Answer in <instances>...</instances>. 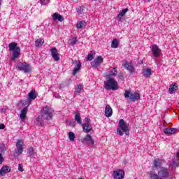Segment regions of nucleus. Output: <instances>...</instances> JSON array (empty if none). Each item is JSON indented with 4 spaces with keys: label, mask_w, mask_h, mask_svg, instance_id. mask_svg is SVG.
I'll return each instance as SVG.
<instances>
[{
    "label": "nucleus",
    "mask_w": 179,
    "mask_h": 179,
    "mask_svg": "<svg viewBox=\"0 0 179 179\" xmlns=\"http://www.w3.org/2000/svg\"><path fill=\"white\" fill-rule=\"evenodd\" d=\"M169 176H170V171L164 167L159 168L158 175L152 171L150 172V177L152 179H166L169 178Z\"/></svg>",
    "instance_id": "1"
},
{
    "label": "nucleus",
    "mask_w": 179,
    "mask_h": 179,
    "mask_svg": "<svg viewBox=\"0 0 179 179\" xmlns=\"http://www.w3.org/2000/svg\"><path fill=\"white\" fill-rule=\"evenodd\" d=\"M129 124L125 122L123 119H121L119 121L118 126H117V135H120V136H122L124 135V132L125 135L127 136L129 135V129L128 128Z\"/></svg>",
    "instance_id": "2"
},
{
    "label": "nucleus",
    "mask_w": 179,
    "mask_h": 179,
    "mask_svg": "<svg viewBox=\"0 0 179 179\" xmlns=\"http://www.w3.org/2000/svg\"><path fill=\"white\" fill-rule=\"evenodd\" d=\"M8 48L10 51L13 52L11 61H15V59L19 58V55H20V48L17 47V43L12 42L8 45Z\"/></svg>",
    "instance_id": "3"
},
{
    "label": "nucleus",
    "mask_w": 179,
    "mask_h": 179,
    "mask_svg": "<svg viewBox=\"0 0 179 179\" xmlns=\"http://www.w3.org/2000/svg\"><path fill=\"white\" fill-rule=\"evenodd\" d=\"M103 87L106 90H117L118 83L114 78H109L107 82L104 83Z\"/></svg>",
    "instance_id": "4"
},
{
    "label": "nucleus",
    "mask_w": 179,
    "mask_h": 179,
    "mask_svg": "<svg viewBox=\"0 0 179 179\" xmlns=\"http://www.w3.org/2000/svg\"><path fill=\"white\" fill-rule=\"evenodd\" d=\"M53 113L54 110L48 106L43 107L42 110V117L45 120H52Z\"/></svg>",
    "instance_id": "5"
},
{
    "label": "nucleus",
    "mask_w": 179,
    "mask_h": 179,
    "mask_svg": "<svg viewBox=\"0 0 179 179\" xmlns=\"http://www.w3.org/2000/svg\"><path fill=\"white\" fill-rule=\"evenodd\" d=\"M124 97L125 99H129L130 101L134 102L139 100L141 99V95H139V93H138V92L131 93V91L126 90L124 92Z\"/></svg>",
    "instance_id": "6"
},
{
    "label": "nucleus",
    "mask_w": 179,
    "mask_h": 179,
    "mask_svg": "<svg viewBox=\"0 0 179 179\" xmlns=\"http://www.w3.org/2000/svg\"><path fill=\"white\" fill-rule=\"evenodd\" d=\"M17 69L22 71L24 73H30L31 72V66L26 62L18 63Z\"/></svg>",
    "instance_id": "7"
},
{
    "label": "nucleus",
    "mask_w": 179,
    "mask_h": 179,
    "mask_svg": "<svg viewBox=\"0 0 179 179\" xmlns=\"http://www.w3.org/2000/svg\"><path fill=\"white\" fill-rule=\"evenodd\" d=\"M103 57L98 56L96 58L94 59L93 62H91V67L97 69L98 66H100V65L103 64Z\"/></svg>",
    "instance_id": "8"
},
{
    "label": "nucleus",
    "mask_w": 179,
    "mask_h": 179,
    "mask_svg": "<svg viewBox=\"0 0 179 179\" xmlns=\"http://www.w3.org/2000/svg\"><path fill=\"white\" fill-rule=\"evenodd\" d=\"M17 153L22 155L23 153V149L24 148V141L23 140H17L16 143Z\"/></svg>",
    "instance_id": "9"
},
{
    "label": "nucleus",
    "mask_w": 179,
    "mask_h": 179,
    "mask_svg": "<svg viewBox=\"0 0 179 179\" xmlns=\"http://www.w3.org/2000/svg\"><path fill=\"white\" fill-rule=\"evenodd\" d=\"M151 51L155 58H159V57H160V55L162 54V50H160L159 46H157V45H152Z\"/></svg>",
    "instance_id": "10"
},
{
    "label": "nucleus",
    "mask_w": 179,
    "mask_h": 179,
    "mask_svg": "<svg viewBox=\"0 0 179 179\" xmlns=\"http://www.w3.org/2000/svg\"><path fill=\"white\" fill-rule=\"evenodd\" d=\"M81 142L83 145H87V146L94 145V141H93V138L89 134H87V136L81 140Z\"/></svg>",
    "instance_id": "11"
},
{
    "label": "nucleus",
    "mask_w": 179,
    "mask_h": 179,
    "mask_svg": "<svg viewBox=\"0 0 179 179\" xmlns=\"http://www.w3.org/2000/svg\"><path fill=\"white\" fill-rule=\"evenodd\" d=\"M123 66L125 68V69L129 71V72H130V73H136L135 67L134 66V64H132V62H124V64H123Z\"/></svg>",
    "instance_id": "12"
},
{
    "label": "nucleus",
    "mask_w": 179,
    "mask_h": 179,
    "mask_svg": "<svg viewBox=\"0 0 179 179\" xmlns=\"http://www.w3.org/2000/svg\"><path fill=\"white\" fill-rule=\"evenodd\" d=\"M124 176H125V172L122 169H117L113 171L114 179H123Z\"/></svg>",
    "instance_id": "13"
},
{
    "label": "nucleus",
    "mask_w": 179,
    "mask_h": 179,
    "mask_svg": "<svg viewBox=\"0 0 179 179\" xmlns=\"http://www.w3.org/2000/svg\"><path fill=\"white\" fill-rule=\"evenodd\" d=\"M51 56L54 61H59V53H58V49L56 48H52L50 49Z\"/></svg>",
    "instance_id": "14"
},
{
    "label": "nucleus",
    "mask_w": 179,
    "mask_h": 179,
    "mask_svg": "<svg viewBox=\"0 0 179 179\" xmlns=\"http://www.w3.org/2000/svg\"><path fill=\"white\" fill-rule=\"evenodd\" d=\"M163 163V160L160 159H155L154 160V166H152L153 169H162V164Z\"/></svg>",
    "instance_id": "15"
},
{
    "label": "nucleus",
    "mask_w": 179,
    "mask_h": 179,
    "mask_svg": "<svg viewBox=\"0 0 179 179\" xmlns=\"http://www.w3.org/2000/svg\"><path fill=\"white\" fill-rule=\"evenodd\" d=\"M8 173H10V167L8 166H3L0 170V176H5V174H8Z\"/></svg>",
    "instance_id": "16"
},
{
    "label": "nucleus",
    "mask_w": 179,
    "mask_h": 179,
    "mask_svg": "<svg viewBox=\"0 0 179 179\" xmlns=\"http://www.w3.org/2000/svg\"><path fill=\"white\" fill-rule=\"evenodd\" d=\"M27 111H29V109L27 108V107L24 108L21 110V113L20 115V118H21L22 121H24V120L26 119V117L27 115Z\"/></svg>",
    "instance_id": "17"
},
{
    "label": "nucleus",
    "mask_w": 179,
    "mask_h": 179,
    "mask_svg": "<svg viewBox=\"0 0 179 179\" xmlns=\"http://www.w3.org/2000/svg\"><path fill=\"white\" fill-rule=\"evenodd\" d=\"M177 90H178V85L174 83L170 86L169 92L170 94H173V93H176Z\"/></svg>",
    "instance_id": "18"
},
{
    "label": "nucleus",
    "mask_w": 179,
    "mask_h": 179,
    "mask_svg": "<svg viewBox=\"0 0 179 179\" xmlns=\"http://www.w3.org/2000/svg\"><path fill=\"white\" fill-rule=\"evenodd\" d=\"M28 99L29 100H36V99H37V93H36V90H32L28 94Z\"/></svg>",
    "instance_id": "19"
},
{
    "label": "nucleus",
    "mask_w": 179,
    "mask_h": 179,
    "mask_svg": "<svg viewBox=\"0 0 179 179\" xmlns=\"http://www.w3.org/2000/svg\"><path fill=\"white\" fill-rule=\"evenodd\" d=\"M105 115H106V117H111V115H113V108H111L110 105H106V106Z\"/></svg>",
    "instance_id": "20"
},
{
    "label": "nucleus",
    "mask_w": 179,
    "mask_h": 179,
    "mask_svg": "<svg viewBox=\"0 0 179 179\" xmlns=\"http://www.w3.org/2000/svg\"><path fill=\"white\" fill-rule=\"evenodd\" d=\"M53 20L55 22H57V20H58V22H64V17L58 14V13H55L53 14Z\"/></svg>",
    "instance_id": "21"
},
{
    "label": "nucleus",
    "mask_w": 179,
    "mask_h": 179,
    "mask_svg": "<svg viewBox=\"0 0 179 179\" xmlns=\"http://www.w3.org/2000/svg\"><path fill=\"white\" fill-rule=\"evenodd\" d=\"M83 125V129L86 132V134H89L90 131H92V124L90 123H85Z\"/></svg>",
    "instance_id": "22"
},
{
    "label": "nucleus",
    "mask_w": 179,
    "mask_h": 179,
    "mask_svg": "<svg viewBox=\"0 0 179 179\" xmlns=\"http://www.w3.org/2000/svg\"><path fill=\"white\" fill-rule=\"evenodd\" d=\"M164 132L166 135H173V134H176V132H177V129L166 128L164 130Z\"/></svg>",
    "instance_id": "23"
},
{
    "label": "nucleus",
    "mask_w": 179,
    "mask_h": 179,
    "mask_svg": "<svg viewBox=\"0 0 179 179\" xmlns=\"http://www.w3.org/2000/svg\"><path fill=\"white\" fill-rule=\"evenodd\" d=\"M152 75V69H147L143 70V76L144 78H149Z\"/></svg>",
    "instance_id": "24"
},
{
    "label": "nucleus",
    "mask_w": 179,
    "mask_h": 179,
    "mask_svg": "<svg viewBox=\"0 0 179 179\" xmlns=\"http://www.w3.org/2000/svg\"><path fill=\"white\" fill-rule=\"evenodd\" d=\"M81 66H82V64H80V62H78L77 67L74 68V69L73 71V73H72L73 76H75V75H76L78 73V72H79Z\"/></svg>",
    "instance_id": "25"
},
{
    "label": "nucleus",
    "mask_w": 179,
    "mask_h": 179,
    "mask_svg": "<svg viewBox=\"0 0 179 179\" xmlns=\"http://www.w3.org/2000/svg\"><path fill=\"white\" fill-rule=\"evenodd\" d=\"M27 153L29 154V157H34V155H36V152H34V148L33 147L28 148Z\"/></svg>",
    "instance_id": "26"
},
{
    "label": "nucleus",
    "mask_w": 179,
    "mask_h": 179,
    "mask_svg": "<svg viewBox=\"0 0 179 179\" xmlns=\"http://www.w3.org/2000/svg\"><path fill=\"white\" fill-rule=\"evenodd\" d=\"M118 45H120V42H118V39H113L111 43L112 48H118Z\"/></svg>",
    "instance_id": "27"
},
{
    "label": "nucleus",
    "mask_w": 179,
    "mask_h": 179,
    "mask_svg": "<svg viewBox=\"0 0 179 179\" xmlns=\"http://www.w3.org/2000/svg\"><path fill=\"white\" fill-rule=\"evenodd\" d=\"M75 120L77 121L78 124L82 125V118L80 117V114L78 112L76 113Z\"/></svg>",
    "instance_id": "28"
},
{
    "label": "nucleus",
    "mask_w": 179,
    "mask_h": 179,
    "mask_svg": "<svg viewBox=\"0 0 179 179\" xmlns=\"http://www.w3.org/2000/svg\"><path fill=\"white\" fill-rule=\"evenodd\" d=\"M128 10H129L128 8H124L122 10H121L120 12V13L117 15V17L118 19H121L123 16L125 15V13H127V12H128Z\"/></svg>",
    "instance_id": "29"
},
{
    "label": "nucleus",
    "mask_w": 179,
    "mask_h": 179,
    "mask_svg": "<svg viewBox=\"0 0 179 179\" xmlns=\"http://www.w3.org/2000/svg\"><path fill=\"white\" fill-rule=\"evenodd\" d=\"M85 24H86L85 21H80L76 24L77 29H83L85 27Z\"/></svg>",
    "instance_id": "30"
},
{
    "label": "nucleus",
    "mask_w": 179,
    "mask_h": 179,
    "mask_svg": "<svg viewBox=\"0 0 179 179\" xmlns=\"http://www.w3.org/2000/svg\"><path fill=\"white\" fill-rule=\"evenodd\" d=\"M36 121L40 127H43L44 125V120H43V116H38V117L36 118Z\"/></svg>",
    "instance_id": "31"
},
{
    "label": "nucleus",
    "mask_w": 179,
    "mask_h": 179,
    "mask_svg": "<svg viewBox=\"0 0 179 179\" xmlns=\"http://www.w3.org/2000/svg\"><path fill=\"white\" fill-rule=\"evenodd\" d=\"M43 44H44V39L39 38L35 41V45L36 47H41Z\"/></svg>",
    "instance_id": "32"
},
{
    "label": "nucleus",
    "mask_w": 179,
    "mask_h": 179,
    "mask_svg": "<svg viewBox=\"0 0 179 179\" xmlns=\"http://www.w3.org/2000/svg\"><path fill=\"white\" fill-rule=\"evenodd\" d=\"M80 92H82V85H78L76 87L75 94L79 95L80 94Z\"/></svg>",
    "instance_id": "33"
},
{
    "label": "nucleus",
    "mask_w": 179,
    "mask_h": 179,
    "mask_svg": "<svg viewBox=\"0 0 179 179\" xmlns=\"http://www.w3.org/2000/svg\"><path fill=\"white\" fill-rule=\"evenodd\" d=\"M176 157L178 159L173 161V165L176 166V167H179V150L176 153Z\"/></svg>",
    "instance_id": "34"
},
{
    "label": "nucleus",
    "mask_w": 179,
    "mask_h": 179,
    "mask_svg": "<svg viewBox=\"0 0 179 179\" xmlns=\"http://www.w3.org/2000/svg\"><path fill=\"white\" fill-rule=\"evenodd\" d=\"M93 54H94V50L91 51L88 54V55L87 57V61H92L93 58H94V57H93Z\"/></svg>",
    "instance_id": "35"
},
{
    "label": "nucleus",
    "mask_w": 179,
    "mask_h": 179,
    "mask_svg": "<svg viewBox=\"0 0 179 179\" xmlns=\"http://www.w3.org/2000/svg\"><path fill=\"white\" fill-rule=\"evenodd\" d=\"M69 138L71 142L75 141V134L72 131L69 132Z\"/></svg>",
    "instance_id": "36"
},
{
    "label": "nucleus",
    "mask_w": 179,
    "mask_h": 179,
    "mask_svg": "<svg viewBox=\"0 0 179 179\" xmlns=\"http://www.w3.org/2000/svg\"><path fill=\"white\" fill-rule=\"evenodd\" d=\"M76 43H78V39L75 37H73L71 40L70 44H71V45H75Z\"/></svg>",
    "instance_id": "37"
},
{
    "label": "nucleus",
    "mask_w": 179,
    "mask_h": 179,
    "mask_svg": "<svg viewBox=\"0 0 179 179\" xmlns=\"http://www.w3.org/2000/svg\"><path fill=\"white\" fill-rule=\"evenodd\" d=\"M117 73H118L117 72V69L115 68H114L112 71H111V73H110V76H115V75H117Z\"/></svg>",
    "instance_id": "38"
},
{
    "label": "nucleus",
    "mask_w": 179,
    "mask_h": 179,
    "mask_svg": "<svg viewBox=\"0 0 179 179\" xmlns=\"http://www.w3.org/2000/svg\"><path fill=\"white\" fill-rule=\"evenodd\" d=\"M5 150V144L3 143H0V152H4Z\"/></svg>",
    "instance_id": "39"
},
{
    "label": "nucleus",
    "mask_w": 179,
    "mask_h": 179,
    "mask_svg": "<svg viewBox=\"0 0 179 179\" xmlns=\"http://www.w3.org/2000/svg\"><path fill=\"white\" fill-rule=\"evenodd\" d=\"M77 13H78V15H82V13H83V8L79 7Z\"/></svg>",
    "instance_id": "40"
},
{
    "label": "nucleus",
    "mask_w": 179,
    "mask_h": 179,
    "mask_svg": "<svg viewBox=\"0 0 179 179\" xmlns=\"http://www.w3.org/2000/svg\"><path fill=\"white\" fill-rule=\"evenodd\" d=\"M50 0H41V5H46Z\"/></svg>",
    "instance_id": "41"
},
{
    "label": "nucleus",
    "mask_w": 179,
    "mask_h": 179,
    "mask_svg": "<svg viewBox=\"0 0 179 179\" xmlns=\"http://www.w3.org/2000/svg\"><path fill=\"white\" fill-rule=\"evenodd\" d=\"M18 170L19 171L23 172V165H22L21 164H18Z\"/></svg>",
    "instance_id": "42"
},
{
    "label": "nucleus",
    "mask_w": 179,
    "mask_h": 179,
    "mask_svg": "<svg viewBox=\"0 0 179 179\" xmlns=\"http://www.w3.org/2000/svg\"><path fill=\"white\" fill-rule=\"evenodd\" d=\"M4 160L5 159L3 158V157H2V154H0V164H2Z\"/></svg>",
    "instance_id": "43"
},
{
    "label": "nucleus",
    "mask_w": 179,
    "mask_h": 179,
    "mask_svg": "<svg viewBox=\"0 0 179 179\" xmlns=\"http://www.w3.org/2000/svg\"><path fill=\"white\" fill-rule=\"evenodd\" d=\"M0 129H5V124L3 123H0Z\"/></svg>",
    "instance_id": "44"
},
{
    "label": "nucleus",
    "mask_w": 179,
    "mask_h": 179,
    "mask_svg": "<svg viewBox=\"0 0 179 179\" xmlns=\"http://www.w3.org/2000/svg\"><path fill=\"white\" fill-rule=\"evenodd\" d=\"M85 122H87V124H89V122H90V118L89 117H85Z\"/></svg>",
    "instance_id": "45"
},
{
    "label": "nucleus",
    "mask_w": 179,
    "mask_h": 179,
    "mask_svg": "<svg viewBox=\"0 0 179 179\" xmlns=\"http://www.w3.org/2000/svg\"><path fill=\"white\" fill-rule=\"evenodd\" d=\"M69 125H70V127H75V122H71L70 123H69Z\"/></svg>",
    "instance_id": "46"
},
{
    "label": "nucleus",
    "mask_w": 179,
    "mask_h": 179,
    "mask_svg": "<svg viewBox=\"0 0 179 179\" xmlns=\"http://www.w3.org/2000/svg\"><path fill=\"white\" fill-rule=\"evenodd\" d=\"M6 109H5V108L1 109V113H6Z\"/></svg>",
    "instance_id": "47"
},
{
    "label": "nucleus",
    "mask_w": 179,
    "mask_h": 179,
    "mask_svg": "<svg viewBox=\"0 0 179 179\" xmlns=\"http://www.w3.org/2000/svg\"><path fill=\"white\" fill-rule=\"evenodd\" d=\"M144 2H150V0H143Z\"/></svg>",
    "instance_id": "48"
},
{
    "label": "nucleus",
    "mask_w": 179,
    "mask_h": 179,
    "mask_svg": "<svg viewBox=\"0 0 179 179\" xmlns=\"http://www.w3.org/2000/svg\"><path fill=\"white\" fill-rule=\"evenodd\" d=\"M1 2H2V0H0V6H1Z\"/></svg>",
    "instance_id": "49"
}]
</instances>
